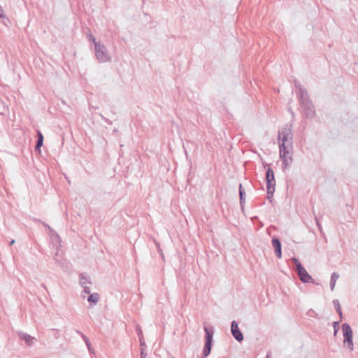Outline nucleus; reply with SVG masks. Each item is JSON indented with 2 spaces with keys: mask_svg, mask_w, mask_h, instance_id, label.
Segmentation results:
<instances>
[{
  "mask_svg": "<svg viewBox=\"0 0 358 358\" xmlns=\"http://www.w3.org/2000/svg\"><path fill=\"white\" fill-rule=\"evenodd\" d=\"M95 57L100 63L108 62L111 60V57L103 43H96L94 47Z\"/></svg>",
  "mask_w": 358,
  "mask_h": 358,
  "instance_id": "1",
  "label": "nucleus"
},
{
  "mask_svg": "<svg viewBox=\"0 0 358 358\" xmlns=\"http://www.w3.org/2000/svg\"><path fill=\"white\" fill-rule=\"evenodd\" d=\"M294 262L296 270L298 272V275L300 278V280L303 282H313V278L308 274L305 268L300 264L297 259H293Z\"/></svg>",
  "mask_w": 358,
  "mask_h": 358,
  "instance_id": "2",
  "label": "nucleus"
},
{
  "mask_svg": "<svg viewBox=\"0 0 358 358\" xmlns=\"http://www.w3.org/2000/svg\"><path fill=\"white\" fill-rule=\"evenodd\" d=\"M342 330L344 336V345H346L350 350H352V331L350 327L348 324H343L342 325Z\"/></svg>",
  "mask_w": 358,
  "mask_h": 358,
  "instance_id": "3",
  "label": "nucleus"
},
{
  "mask_svg": "<svg viewBox=\"0 0 358 358\" xmlns=\"http://www.w3.org/2000/svg\"><path fill=\"white\" fill-rule=\"evenodd\" d=\"M204 330L206 332V344L203 349V355L204 357H207L210 354L211 350L213 332L212 330H209L206 327L204 329Z\"/></svg>",
  "mask_w": 358,
  "mask_h": 358,
  "instance_id": "4",
  "label": "nucleus"
},
{
  "mask_svg": "<svg viewBox=\"0 0 358 358\" xmlns=\"http://www.w3.org/2000/svg\"><path fill=\"white\" fill-rule=\"evenodd\" d=\"M280 155L283 160V169L286 170L292 164V157L287 148H280Z\"/></svg>",
  "mask_w": 358,
  "mask_h": 358,
  "instance_id": "5",
  "label": "nucleus"
},
{
  "mask_svg": "<svg viewBox=\"0 0 358 358\" xmlns=\"http://www.w3.org/2000/svg\"><path fill=\"white\" fill-rule=\"evenodd\" d=\"M231 331L232 333V335L238 341H242L243 340V335L240 331L238 324L236 321H233L231 323Z\"/></svg>",
  "mask_w": 358,
  "mask_h": 358,
  "instance_id": "6",
  "label": "nucleus"
},
{
  "mask_svg": "<svg viewBox=\"0 0 358 358\" xmlns=\"http://www.w3.org/2000/svg\"><path fill=\"white\" fill-rule=\"evenodd\" d=\"M290 138V133L289 131L285 130L280 132L278 136V139L280 141L279 145L280 148H286L285 142L287 141Z\"/></svg>",
  "mask_w": 358,
  "mask_h": 358,
  "instance_id": "7",
  "label": "nucleus"
},
{
  "mask_svg": "<svg viewBox=\"0 0 358 358\" xmlns=\"http://www.w3.org/2000/svg\"><path fill=\"white\" fill-rule=\"evenodd\" d=\"M88 278V275L85 273H83L80 275L79 277V283L80 286L83 288V292L86 294H89L91 292L90 287L86 285V282H84V280H87Z\"/></svg>",
  "mask_w": 358,
  "mask_h": 358,
  "instance_id": "8",
  "label": "nucleus"
},
{
  "mask_svg": "<svg viewBox=\"0 0 358 358\" xmlns=\"http://www.w3.org/2000/svg\"><path fill=\"white\" fill-rule=\"evenodd\" d=\"M19 337L24 340L28 346H31L34 344L35 338L24 332L18 333Z\"/></svg>",
  "mask_w": 358,
  "mask_h": 358,
  "instance_id": "9",
  "label": "nucleus"
},
{
  "mask_svg": "<svg viewBox=\"0 0 358 358\" xmlns=\"http://www.w3.org/2000/svg\"><path fill=\"white\" fill-rule=\"evenodd\" d=\"M272 244L273 247L275 249V254L278 258H280L282 256V252H281V244L278 239L277 238H273L272 240Z\"/></svg>",
  "mask_w": 358,
  "mask_h": 358,
  "instance_id": "10",
  "label": "nucleus"
},
{
  "mask_svg": "<svg viewBox=\"0 0 358 358\" xmlns=\"http://www.w3.org/2000/svg\"><path fill=\"white\" fill-rule=\"evenodd\" d=\"M136 331H137L138 336L139 337L141 346V358H145L146 354L145 353V350L143 348L145 345V342L143 341L142 331L141 330V329L138 327H137Z\"/></svg>",
  "mask_w": 358,
  "mask_h": 358,
  "instance_id": "11",
  "label": "nucleus"
},
{
  "mask_svg": "<svg viewBox=\"0 0 358 358\" xmlns=\"http://www.w3.org/2000/svg\"><path fill=\"white\" fill-rule=\"evenodd\" d=\"M37 137H38V139L36 141V144L35 145V150H40L41 147L43 144V136L39 130L37 131Z\"/></svg>",
  "mask_w": 358,
  "mask_h": 358,
  "instance_id": "12",
  "label": "nucleus"
},
{
  "mask_svg": "<svg viewBox=\"0 0 358 358\" xmlns=\"http://www.w3.org/2000/svg\"><path fill=\"white\" fill-rule=\"evenodd\" d=\"M99 299V295L98 293H93L90 294L88 298L87 301L91 304V306L96 304Z\"/></svg>",
  "mask_w": 358,
  "mask_h": 358,
  "instance_id": "13",
  "label": "nucleus"
},
{
  "mask_svg": "<svg viewBox=\"0 0 358 358\" xmlns=\"http://www.w3.org/2000/svg\"><path fill=\"white\" fill-rule=\"evenodd\" d=\"M267 180V190L268 194H273L275 191V179H266Z\"/></svg>",
  "mask_w": 358,
  "mask_h": 358,
  "instance_id": "14",
  "label": "nucleus"
},
{
  "mask_svg": "<svg viewBox=\"0 0 358 358\" xmlns=\"http://www.w3.org/2000/svg\"><path fill=\"white\" fill-rule=\"evenodd\" d=\"M76 332H77V334H78L82 337V338L85 341L86 345L87 346V348H88L89 351L91 352L92 351V348L91 346V343H90V340L88 339V338L84 334H83L80 331H76Z\"/></svg>",
  "mask_w": 358,
  "mask_h": 358,
  "instance_id": "15",
  "label": "nucleus"
},
{
  "mask_svg": "<svg viewBox=\"0 0 358 358\" xmlns=\"http://www.w3.org/2000/svg\"><path fill=\"white\" fill-rule=\"evenodd\" d=\"M48 229L51 235L52 240H56L57 242L60 241V238L59 235L55 231L54 229H52L50 226H48Z\"/></svg>",
  "mask_w": 358,
  "mask_h": 358,
  "instance_id": "16",
  "label": "nucleus"
},
{
  "mask_svg": "<svg viewBox=\"0 0 358 358\" xmlns=\"http://www.w3.org/2000/svg\"><path fill=\"white\" fill-rule=\"evenodd\" d=\"M338 278L339 275L337 273H332L331 278V285L332 289H334V287H335L336 280L338 279Z\"/></svg>",
  "mask_w": 358,
  "mask_h": 358,
  "instance_id": "17",
  "label": "nucleus"
},
{
  "mask_svg": "<svg viewBox=\"0 0 358 358\" xmlns=\"http://www.w3.org/2000/svg\"><path fill=\"white\" fill-rule=\"evenodd\" d=\"M87 37H88L89 41H90L91 42H92L94 43V47L96 46V43H100V41H96V38L94 37V36L92 35V34L90 33L87 35Z\"/></svg>",
  "mask_w": 358,
  "mask_h": 358,
  "instance_id": "18",
  "label": "nucleus"
},
{
  "mask_svg": "<svg viewBox=\"0 0 358 358\" xmlns=\"http://www.w3.org/2000/svg\"><path fill=\"white\" fill-rule=\"evenodd\" d=\"M275 179L274 178V173L272 169H268L266 172V179Z\"/></svg>",
  "mask_w": 358,
  "mask_h": 358,
  "instance_id": "19",
  "label": "nucleus"
},
{
  "mask_svg": "<svg viewBox=\"0 0 358 358\" xmlns=\"http://www.w3.org/2000/svg\"><path fill=\"white\" fill-rule=\"evenodd\" d=\"M4 13H3V10L1 8V6H0V18H2V17H4Z\"/></svg>",
  "mask_w": 358,
  "mask_h": 358,
  "instance_id": "20",
  "label": "nucleus"
},
{
  "mask_svg": "<svg viewBox=\"0 0 358 358\" xmlns=\"http://www.w3.org/2000/svg\"><path fill=\"white\" fill-rule=\"evenodd\" d=\"M84 282H86V285H87V284H89V285H91V284H92V282H91V280H90V277H89V276H88V278H87V280H84Z\"/></svg>",
  "mask_w": 358,
  "mask_h": 358,
  "instance_id": "21",
  "label": "nucleus"
},
{
  "mask_svg": "<svg viewBox=\"0 0 358 358\" xmlns=\"http://www.w3.org/2000/svg\"><path fill=\"white\" fill-rule=\"evenodd\" d=\"M337 312L341 315V308L340 306L338 307L337 308Z\"/></svg>",
  "mask_w": 358,
  "mask_h": 358,
  "instance_id": "22",
  "label": "nucleus"
},
{
  "mask_svg": "<svg viewBox=\"0 0 358 358\" xmlns=\"http://www.w3.org/2000/svg\"><path fill=\"white\" fill-rule=\"evenodd\" d=\"M15 240H12V241L10 242L9 245H12L13 244H14V243H15Z\"/></svg>",
  "mask_w": 358,
  "mask_h": 358,
  "instance_id": "23",
  "label": "nucleus"
},
{
  "mask_svg": "<svg viewBox=\"0 0 358 358\" xmlns=\"http://www.w3.org/2000/svg\"><path fill=\"white\" fill-rule=\"evenodd\" d=\"M42 224L44 227H45L48 229V226H49L48 224H46L45 222H42Z\"/></svg>",
  "mask_w": 358,
  "mask_h": 358,
  "instance_id": "24",
  "label": "nucleus"
},
{
  "mask_svg": "<svg viewBox=\"0 0 358 358\" xmlns=\"http://www.w3.org/2000/svg\"><path fill=\"white\" fill-rule=\"evenodd\" d=\"M242 194H243L242 191L240 190V196H241V197H242Z\"/></svg>",
  "mask_w": 358,
  "mask_h": 358,
  "instance_id": "25",
  "label": "nucleus"
}]
</instances>
